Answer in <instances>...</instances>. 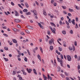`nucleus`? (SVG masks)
I'll return each mask as SVG.
<instances>
[{"instance_id":"43","label":"nucleus","mask_w":80,"mask_h":80,"mask_svg":"<svg viewBox=\"0 0 80 80\" xmlns=\"http://www.w3.org/2000/svg\"><path fill=\"white\" fill-rule=\"evenodd\" d=\"M4 49L5 50H8V48L6 47L4 48Z\"/></svg>"},{"instance_id":"14","label":"nucleus","mask_w":80,"mask_h":80,"mask_svg":"<svg viewBox=\"0 0 80 80\" xmlns=\"http://www.w3.org/2000/svg\"><path fill=\"white\" fill-rule=\"evenodd\" d=\"M60 64L61 66L63 67V60L62 59L61 60Z\"/></svg>"},{"instance_id":"1","label":"nucleus","mask_w":80,"mask_h":80,"mask_svg":"<svg viewBox=\"0 0 80 80\" xmlns=\"http://www.w3.org/2000/svg\"><path fill=\"white\" fill-rule=\"evenodd\" d=\"M67 58H68V61H71L72 60V58H71V57L70 56L68 55L67 56Z\"/></svg>"},{"instance_id":"29","label":"nucleus","mask_w":80,"mask_h":80,"mask_svg":"<svg viewBox=\"0 0 80 80\" xmlns=\"http://www.w3.org/2000/svg\"><path fill=\"white\" fill-rule=\"evenodd\" d=\"M31 14V12H28L26 13V15H30Z\"/></svg>"},{"instance_id":"22","label":"nucleus","mask_w":80,"mask_h":80,"mask_svg":"<svg viewBox=\"0 0 80 80\" xmlns=\"http://www.w3.org/2000/svg\"><path fill=\"white\" fill-rule=\"evenodd\" d=\"M38 24L39 26V27H41V28H42V27H43V26H42V24H41V23H38Z\"/></svg>"},{"instance_id":"39","label":"nucleus","mask_w":80,"mask_h":80,"mask_svg":"<svg viewBox=\"0 0 80 80\" xmlns=\"http://www.w3.org/2000/svg\"><path fill=\"white\" fill-rule=\"evenodd\" d=\"M18 54L20 55V56H21V52H20V51H18Z\"/></svg>"},{"instance_id":"4","label":"nucleus","mask_w":80,"mask_h":80,"mask_svg":"<svg viewBox=\"0 0 80 80\" xmlns=\"http://www.w3.org/2000/svg\"><path fill=\"white\" fill-rule=\"evenodd\" d=\"M67 18L68 19H69V20H68V22H69V23H72L71 22V19L70 18H69V17H68V16H67Z\"/></svg>"},{"instance_id":"12","label":"nucleus","mask_w":80,"mask_h":80,"mask_svg":"<svg viewBox=\"0 0 80 80\" xmlns=\"http://www.w3.org/2000/svg\"><path fill=\"white\" fill-rule=\"evenodd\" d=\"M12 42L15 43H17V41L15 39H12Z\"/></svg>"},{"instance_id":"37","label":"nucleus","mask_w":80,"mask_h":80,"mask_svg":"<svg viewBox=\"0 0 80 80\" xmlns=\"http://www.w3.org/2000/svg\"><path fill=\"white\" fill-rule=\"evenodd\" d=\"M47 33L49 35H50V32L49 31H48L47 32Z\"/></svg>"},{"instance_id":"51","label":"nucleus","mask_w":80,"mask_h":80,"mask_svg":"<svg viewBox=\"0 0 80 80\" xmlns=\"http://www.w3.org/2000/svg\"><path fill=\"white\" fill-rule=\"evenodd\" d=\"M70 33H71V34H73V30H71Z\"/></svg>"},{"instance_id":"28","label":"nucleus","mask_w":80,"mask_h":80,"mask_svg":"<svg viewBox=\"0 0 80 80\" xmlns=\"http://www.w3.org/2000/svg\"><path fill=\"white\" fill-rule=\"evenodd\" d=\"M75 7L76 8L77 10H79V7H78L77 6V5L75 6Z\"/></svg>"},{"instance_id":"62","label":"nucleus","mask_w":80,"mask_h":80,"mask_svg":"<svg viewBox=\"0 0 80 80\" xmlns=\"http://www.w3.org/2000/svg\"><path fill=\"white\" fill-rule=\"evenodd\" d=\"M61 20L62 21H63L64 20V18H63L62 17L61 18Z\"/></svg>"},{"instance_id":"53","label":"nucleus","mask_w":80,"mask_h":80,"mask_svg":"<svg viewBox=\"0 0 80 80\" xmlns=\"http://www.w3.org/2000/svg\"><path fill=\"white\" fill-rule=\"evenodd\" d=\"M78 28V25H77V23H76V26H75V28Z\"/></svg>"},{"instance_id":"17","label":"nucleus","mask_w":80,"mask_h":80,"mask_svg":"<svg viewBox=\"0 0 80 80\" xmlns=\"http://www.w3.org/2000/svg\"><path fill=\"white\" fill-rule=\"evenodd\" d=\"M50 50L52 51L53 50V46H50Z\"/></svg>"},{"instance_id":"40","label":"nucleus","mask_w":80,"mask_h":80,"mask_svg":"<svg viewBox=\"0 0 80 80\" xmlns=\"http://www.w3.org/2000/svg\"><path fill=\"white\" fill-rule=\"evenodd\" d=\"M74 45L75 46H77V42H74Z\"/></svg>"},{"instance_id":"34","label":"nucleus","mask_w":80,"mask_h":80,"mask_svg":"<svg viewBox=\"0 0 80 80\" xmlns=\"http://www.w3.org/2000/svg\"><path fill=\"white\" fill-rule=\"evenodd\" d=\"M60 75L62 78H65V75H63V74H61Z\"/></svg>"},{"instance_id":"6","label":"nucleus","mask_w":80,"mask_h":80,"mask_svg":"<svg viewBox=\"0 0 80 80\" xmlns=\"http://www.w3.org/2000/svg\"><path fill=\"white\" fill-rule=\"evenodd\" d=\"M27 70L28 72V73H31V72H32V69H28V68H27Z\"/></svg>"},{"instance_id":"31","label":"nucleus","mask_w":80,"mask_h":80,"mask_svg":"<svg viewBox=\"0 0 80 80\" xmlns=\"http://www.w3.org/2000/svg\"><path fill=\"white\" fill-rule=\"evenodd\" d=\"M40 50L41 51V52L42 53H43V50L42 49V48H41V47H40Z\"/></svg>"},{"instance_id":"13","label":"nucleus","mask_w":80,"mask_h":80,"mask_svg":"<svg viewBox=\"0 0 80 80\" xmlns=\"http://www.w3.org/2000/svg\"><path fill=\"white\" fill-rule=\"evenodd\" d=\"M25 5L26 7H27V8H28L29 7V6H28V3H27V2H25Z\"/></svg>"},{"instance_id":"38","label":"nucleus","mask_w":80,"mask_h":80,"mask_svg":"<svg viewBox=\"0 0 80 80\" xmlns=\"http://www.w3.org/2000/svg\"><path fill=\"white\" fill-rule=\"evenodd\" d=\"M59 24L60 25H62V21L60 20L59 22Z\"/></svg>"},{"instance_id":"63","label":"nucleus","mask_w":80,"mask_h":80,"mask_svg":"<svg viewBox=\"0 0 80 80\" xmlns=\"http://www.w3.org/2000/svg\"><path fill=\"white\" fill-rule=\"evenodd\" d=\"M19 79L20 80H22V77H20L19 78Z\"/></svg>"},{"instance_id":"32","label":"nucleus","mask_w":80,"mask_h":80,"mask_svg":"<svg viewBox=\"0 0 80 80\" xmlns=\"http://www.w3.org/2000/svg\"><path fill=\"white\" fill-rule=\"evenodd\" d=\"M21 17L22 18H24V19L25 18V17L23 16L22 15H21Z\"/></svg>"},{"instance_id":"15","label":"nucleus","mask_w":80,"mask_h":80,"mask_svg":"<svg viewBox=\"0 0 80 80\" xmlns=\"http://www.w3.org/2000/svg\"><path fill=\"white\" fill-rule=\"evenodd\" d=\"M71 22L73 25H75V19H73L71 21Z\"/></svg>"},{"instance_id":"19","label":"nucleus","mask_w":80,"mask_h":80,"mask_svg":"<svg viewBox=\"0 0 80 80\" xmlns=\"http://www.w3.org/2000/svg\"><path fill=\"white\" fill-rule=\"evenodd\" d=\"M43 14H44V15H47V13H46V11H45V10H43Z\"/></svg>"},{"instance_id":"44","label":"nucleus","mask_w":80,"mask_h":80,"mask_svg":"<svg viewBox=\"0 0 80 80\" xmlns=\"http://www.w3.org/2000/svg\"><path fill=\"white\" fill-rule=\"evenodd\" d=\"M24 61H25V62H27L28 60H27V58L26 57L25 58Z\"/></svg>"},{"instance_id":"35","label":"nucleus","mask_w":80,"mask_h":80,"mask_svg":"<svg viewBox=\"0 0 80 80\" xmlns=\"http://www.w3.org/2000/svg\"><path fill=\"white\" fill-rule=\"evenodd\" d=\"M18 6H19V7H20V8H21L23 9V7L20 4H18Z\"/></svg>"},{"instance_id":"48","label":"nucleus","mask_w":80,"mask_h":80,"mask_svg":"<svg viewBox=\"0 0 80 80\" xmlns=\"http://www.w3.org/2000/svg\"><path fill=\"white\" fill-rule=\"evenodd\" d=\"M60 57L62 59H63V55L62 54H61L60 55Z\"/></svg>"},{"instance_id":"18","label":"nucleus","mask_w":80,"mask_h":80,"mask_svg":"<svg viewBox=\"0 0 80 80\" xmlns=\"http://www.w3.org/2000/svg\"><path fill=\"white\" fill-rule=\"evenodd\" d=\"M38 59H39V60H40V61H41V57H40V55L38 54Z\"/></svg>"},{"instance_id":"56","label":"nucleus","mask_w":80,"mask_h":80,"mask_svg":"<svg viewBox=\"0 0 80 80\" xmlns=\"http://www.w3.org/2000/svg\"><path fill=\"white\" fill-rule=\"evenodd\" d=\"M11 4L12 5H13V6H14V5H15V4L12 2H11Z\"/></svg>"},{"instance_id":"49","label":"nucleus","mask_w":80,"mask_h":80,"mask_svg":"<svg viewBox=\"0 0 80 80\" xmlns=\"http://www.w3.org/2000/svg\"><path fill=\"white\" fill-rule=\"evenodd\" d=\"M76 22H78V17L76 18Z\"/></svg>"},{"instance_id":"50","label":"nucleus","mask_w":80,"mask_h":80,"mask_svg":"<svg viewBox=\"0 0 80 80\" xmlns=\"http://www.w3.org/2000/svg\"><path fill=\"white\" fill-rule=\"evenodd\" d=\"M25 32L26 33H30V32H28V30H25Z\"/></svg>"},{"instance_id":"9","label":"nucleus","mask_w":80,"mask_h":80,"mask_svg":"<svg viewBox=\"0 0 80 80\" xmlns=\"http://www.w3.org/2000/svg\"><path fill=\"white\" fill-rule=\"evenodd\" d=\"M38 50V48L36 47L35 49L33 50V52L34 53H35V50Z\"/></svg>"},{"instance_id":"8","label":"nucleus","mask_w":80,"mask_h":80,"mask_svg":"<svg viewBox=\"0 0 80 80\" xmlns=\"http://www.w3.org/2000/svg\"><path fill=\"white\" fill-rule=\"evenodd\" d=\"M33 12L34 13V15H37V11H36V10H34L33 11Z\"/></svg>"},{"instance_id":"45","label":"nucleus","mask_w":80,"mask_h":80,"mask_svg":"<svg viewBox=\"0 0 80 80\" xmlns=\"http://www.w3.org/2000/svg\"><path fill=\"white\" fill-rule=\"evenodd\" d=\"M13 75H15L16 74V72L15 71H13Z\"/></svg>"},{"instance_id":"5","label":"nucleus","mask_w":80,"mask_h":80,"mask_svg":"<svg viewBox=\"0 0 80 80\" xmlns=\"http://www.w3.org/2000/svg\"><path fill=\"white\" fill-rule=\"evenodd\" d=\"M15 21L16 23H19V22H20V21H21V20L19 19H15Z\"/></svg>"},{"instance_id":"2","label":"nucleus","mask_w":80,"mask_h":80,"mask_svg":"<svg viewBox=\"0 0 80 80\" xmlns=\"http://www.w3.org/2000/svg\"><path fill=\"white\" fill-rule=\"evenodd\" d=\"M15 12L16 13V14H15V16L16 17H18L19 16V13H18V12L17 11H15Z\"/></svg>"},{"instance_id":"61","label":"nucleus","mask_w":80,"mask_h":80,"mask_svg":"<svg viewBox=\"0 0 80 80\" xmlns=\"http://www.w3.org/2000/svg\"><path fill=\"white\" fill-rule=\"evenodd\" d=\"M69 48L70 50H72V49H73L72 48V47H69Z\"/></svg>"},{"instance_id":"23","label":"nucleus","mask_w":80,"mask_h":80,"mask_svg":"<svg viewBox=\"0 0 80 80\" xmlns=\"http://www.w3.org/2000/svg\"><path fill=\"white\" fill-rule=\"evenodd\" d=\"M58 61V62H61V60L60 59V58L58 57L57 58Z\"/></svg>"},{"instance_id":"26","label":"nucleus","mask_w":80,"mask_h":80,"mask_svg":"<svg viewBox=\"0 0 80 80\" xmlns=\"http://www.w3.org/2000/svg\"><path fill=\"white\" fill-rule=\"evenodd\" d=\"M49 43L50 45H52V39L49 41Z\"/></svg>"},{"instance_id":"30","label":"nucleus","mask_w":80,"mask_h":80,"mask_svg":"<svg viewBox=\"0 0 80 80\" xmlns=\"http://www.w3.org/2000/svg\"><path fill=\"white\" fill-rule=\"evenodd\" d=\"M3 58L4 60H5L6 62H8V58Z\"/></svg>"},{"instance_id":"58","label":"nucleus","mask_w":80,"mask_h":80,"mask_svg":"<svg viewBox=\"0 0 80 80\" xmlns=\"http://www.w3.org/2000/svg\"><path fill=\"white\" fill-rule=\"evenodd\" d=\"M20 33L21 35H25V33H24L23 32H21Z\"/></svg>"},{"instance_id":"36","label":"nucleus","mask_w":80,"mask_h":80,"mask_svg":"<svg viewBox=\"0 0 80 80\" xmlns=\"http://www.w3.org/2000/svg\"><path fill=\"white\" fill-rule=\"evenodd\" d=\"M12 30H13L14 32H17V29L15 28H12Z\"/></svg>"},{"instance_id":"46","label":"nucleus","mask_w":80,"mask_h":80,"mask_svg":"<svg viewBox=\"0 0 80 80\" xmlns=\"http://www.w3.org/2000/svg\"><path fill=\"white\" fill-rule=\"evenodd\" d=\"M68 15L69 17H72V14H71L70 13H68Z\"/></svg>"},{"instance_id":"59","label":"nucleus","mask_w":80,"mask_h":80,"mask_svg":"<svg viewBox=\"0 0 80 80\" xmlns=\"http://www.w3.org/2000/svg\"><path fill=\"white\" fill-rule=\"evenodd\" d=\"M73 51H75V47H74V46H73Z\"/></svg>"},{"instance_id":"33","label":"nucleus","mask_w":80,"mask_h":80,"mask_svg":"<svg viewBox=\"0 0 80 80\" xmlns=\"http://www.w3.org/2000/svg\"><path fill=\"white\" fill-rule=\"evenodd\" d=\"M62 7L63 9H66V8H67V7H66V6H62Z\"/></svg>"},{"instance_id":"11","label":"nucleus","mask_w":80,"mask_h":80,"mask_svg":"<svg viewBox=\"0 0 80 80\" xmlns=\"http://www.w3.org/2000/svg\"><path fill=\"white\" fill-rule=\"evenodd\" d=\"M33 72L35 75H37V73L36 71V70L35 69H33Z\"/></svg>"},{"instance_id":"20","label":"nucleus","mask_w":80,"mask_h":80,"mask_svg":"<svg viewBox=\"0 0 80 80\" xmlns=\"http://www.w3.org/2000/svg\"><path fill=\"white\" fill-rule=\"evenodd\" d=\"M23 11L24 12H28V10H27V9H24Z\"/></svg>"},{"instance_id":"10","label":"nucleus","mask_w":80,"mask_h":80,"mask_svg":"<svg viewBox=\"0 0 80 80\" xmlns=\"http://www.w3.org/2000/svg\"><path fill=\"white\" fill-rule=\"evenodd\" d=\"M68 11L69 12H74V10H73V9L71 8H69L68 9Z\"/></svg>"},{"instance_id":"25","label":"nucleus","mask_w":80,"mask_h":80,"mask_svg":"<svg viewBox=\"0 0 80 80\" xmlns=\"http://www.w3.org/2000/svg\"><path fill=\"white\" fill-rule=\"evenodd\" d=\"M62 33L64 35H65V34H66V32H65V31H62Z\"/></svg>"},{"instance_id":"42","label":"nucleus","mask_w":80,"mask_h":80,"mask_svg":"<svg viewBox=\"0 0 80 80\" xmlns=\"http://www.w3.org/2000/svg\"><path fill=\"white\" fill-rule=\"evenodd\" d=\"M52 32V33H55V31H55L54 30H53V29L51 30Z\"/></svg>"},{"instance_id":"21","label":"nucleus","mask_w":80,"mask_h":80,"mask_svg":"<svg viewBox=\"0 0 80 80\" xmlns=\"http://www.w3.org/2000/svg\"><path fill=\"white\" fill-rule=\"evenodd\" d=\"M57 68L58 69V72H60V67H58Z\"/></svg>"},{"instance_id":"24","label":"nucleus","mask_w":80,"mask_h":80,"mask_svg":"<svg viewBox=\"0 0 80 80\" xmlns=\"http://www.w3.org/2000/svg\"><path fill=\"white\" fill-rule=\"evenodd\" d=\"M58 48H59V51H60L61 52V51H62V48L59 47Z\"/></svg>"},{"instance_id":"57","label":"nucleus","mask_w":80,"mask_h":80,"mask_svg":"<svg viewBox=\"0 0 80 80\" xmlns=\"http://www.w3.org/2000/svg\"><path fill=\"white\" fill-rule=\"evenodd\" d=\"M78 70H80V66L79 65H78Z\"/></svg>"},{"instance_id":"7","label":"nucleus","mask_w":80,"mask_h":80,"mask_svg":"<svg viewBox=\"0 0 80 80\" xmlns=\"http://www.w3.org/2000/svg\"><path fill=\"white\" fill-rule=\"evenodd\" d=\"M21 71L23 72V75H27V73H26V72H25V71H24V70H22Z\"/></svg>"},{"instance_id":"60","label":"nucleus","mask_w":80,"mask_h":80,"mask_svg":"<svg viewBox=\"0 0 80 80\" xmlns=\"http://www.w3.org/2000/svg\"><path fill=\"white\" fill-rule=\"evenodd\" d=\"M48 79H50V76H49V75L48 74Z\"/></svg>"},{"instance_id":"64","label":"nucleus","mask_w":80,"mask_h":80,"mask_svg":"<svg viewBox=\"0 0 80 80\" xmlns=\"http://www.w3.org/2000/svg\"><path fill=\"white\" fill-rule=\"evenodd\" d=\"M54 0H52L51 2L52 3H53V2H54Z\"/></svg>"},{"instance_id":"47","label":"nucleus","mask_w":80,"mask_h":80,"mask_svg":"<svg viewBox=\"0 0 80 80\" xmlns=\"http://www.w3.org/2000/svg\"><path fill=\"white\" fill-rule=\"evenodd\" d=\"M66 23L68 25H69V23L68 22H67V21H66Z\"/></svg>"},{"instance_id":"55","label":"nucleus","mask_w":80,"mask_h":80,"mask_svg":"<svg viewBox=\"0 0 80 80\" xmlns=\"http://www.w3.org/2000/svg\"><path fill=\"white\" fill-rule=\"evenodd\" d=\"M74 57H75V58H76V59H77V58H78V57L77 56V55H75L74 56Z\"/></svg>"},{"instance_id":"52","label":"nucleus","mask_w":80,"mask_h":80,"mask_svg":"<svg viewBox=\"0 0 80 80\" xmlns=\"http://www.w3.org/2000/svg\"><path fill=\"white\" fill-rule=\"evenodd\" d=\"M17 27L18 28H21V26H20L19 25H18Z\"/></svg>"},{"instance_id":"54","label":"nucleus","mask_w":80,"mask_h":80,"mask_svg":"<svg viewBox=\"0 0 80 80\" xmlns=\"http://www.w3.org/2000/svg\"><path fill=\"white\" fill-rule=\"evenodd\" d=\"M80 56H79L78 57V58L77 60L78 61H80Z\"/></svg>"},{"instance_id":"41","label":"nucleus","mask_w":80,"mask_h":80,"mask_svg":"<svg viewBox=\"0 0 80 80\" xmlns=\"http://www.w3.org/2000/svg\"><path fill=\"white\" fill-rule=\"evenodd\" d=\"M51 41H52V43L53 44L54 43V39H53V38L52 39Z\"/></svg>"},{"instance_id":"16","label":"nucleus","mask_w":80,"mask_h":80,"mask_svg":"<svg viewBox=\"0 0 80 80\" xmlns=\"http://www.w3.org/2000/svg\"><path fill=\"white\" fill-rule=\"evenodd\" d=\"M50 23V24H51V25H52V26H53L55 27H56V26L55 25V24H54V23H53V22H51V23Z\"/></svg>"},{"instance_id":"3","label":"nucleus","mask_w":80,"mask_h":80,"mask_svg":"<svg viewBox=\"0 0 80 80\" xmlns=\"http://www.w3.org/2000/svg\"><path fill=\"white\" fill-rule=\"evenodd\" d=\"M27 28L29 29H31V30H33V27L30 26H27Z\"/></svg>"},{"instance_id":"27","label":"nucleus","mask_w":80,"mask_h":80,"mask_svg":"<svg viewBox=\"0 0 80 80\" xmlns=\"http://www.w3.org/2000/svg\"><path fill=\"white\" fill-rule=\"evenodd\" d=\"M3 35L5 36V37H8V35L7 34H6L5 33H3Z\"/></svg>"}]
</instances>
